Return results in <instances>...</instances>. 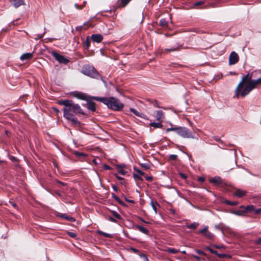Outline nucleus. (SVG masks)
Segmentation results:
<instances>
[{"instance_id":"obj_23","label":"nucleus","mask_w":261,"mask_h":261,"mask_svg":"<svg viewBox=\"0 0 261 261\" xmlns=\"http://www.w3.org/2000/svg\"><path fill=\"white\" fill-rule=\"evenodd\" d=\"M130 111L132 112L133 113H134L136 116H139V117H142V118L143 117V114H142V113H139V112H138L134 108H130Z\"/></svg>"},{"instance_id":"obj_56","label":"nucleus","mask_w":261,"mask_h":261,"mask_svg":"<svg viewBox=\"0 0 261 261\" xmlns=\"http://www.w3.org/2000/svg\"><path fill=\"white\" fill-rule=\"evenodd\" d=\"M125 166V165L124 164H121V165H117V167L118 169H122L123 167H124Z\"/></svg>"},{"instance_id":"obj_44","label":"nucleus","mask_w":261,"mask_h":261,"mask_svg":"<svg viewBox=\"0 0 261 261\" xmlns=\"http://www.w3.org/2000/svg\"><path fill=\"white\" fill-rule=\"evenodd\" d=\"M118 172L123 175L127 173V171L123 169H118Z\"/></svg>"},{"instance_id":"obj_61","label":"nucleus","mask_w":261,"mask_h":261,"mask_svg":"<svg viewBox=\"0 0 261 261\" xmlns=\"http://www.w3.org/2000/svg\"><path fill=\"white\" fill-rule=\"evenodd\" d=\"M11 204V205H12V206L16 209H18V207H17V205H16V203H14V202H11L10 203Z\"/></svg>"},{"instance_id":"obj_32","label":"nucleus","mask_w":261,"mask_h":261,"mask_svg":"<svg viewBox=\"0 0 261 261\" xmlns=\"http://www.w3.org/2000/svg\"><path fill=\"white\" fill-rule=\"evenodd\" d=\"M111 213L112 215L117 219L120 220L121 219V216L117 212L115 211H112Z\"/></svg>"},{"instance_id":"obj_33","label":"nucleus","mask_w":261,"mask_h":261,"mask_svg":"<svg viewBox=\"0 0 261 261\" xmlns=\"http://www.w3.org/2000/svg\"><path fill=\"white\" fill-rule=\"evenodd\" d=\"M166 251L170 253H172V254H175L177 252H178V250L175 249V248H168L167 249Z\"/></svg>"},{"instance_id":"obj_31","label":"nucleus","mask_w":261,"mask_h":261,"mask_svg":"<svg viewBox=\"0 0 261 261\" xmlns=\"http://www.w3.org/2000/svg\"><path fill=\"white\" fill-rule=\"evenodd\" d=\"M224 203L226 204L231 205V206L237 205L239 204L238 202H237V201L232 202V201H230L227 200L224 201Z\"/></svg>"},{"instance_id":"obj_50","label":"nucleus","mask_w":261,"mask_h":261,"mask_svg":"<svg viewBox=\"0 0 261 261\" xmlns=\"http://www.w3.org/2000/svg\"><path fill=\"white\" fill-rule=\"evenodd\" d=\"M145 179L147 181H151L153 179V177L151 176H147L145 177Z\"/></svg>"},{"instance_id":"obj_17","label":"nucleus","mask_w":261,"mask_h":261,"mask_svg":"<svg viewBox=\"0 0 261 261\" xmlns=\"http://www.w3.org/2000/svg\"><path fill=\"white\" fill-rule=\"evenodd\" d=\"M246 191L238 189L236 191L234 195L238 197H242L245 195Z\"/></svg>"},{"instance_id":"obj_41","label":"nucleus","mask_w":261,"mask_h":261,"mask_svg":"<svg viewBox=\"0 0 261 261\" xmlns=\"http://www.w3.org/2000/svg\"><path fill=\"white\" fill-rule=\"evenodd\" d=\"M205 249H206L207 250H208L211 253H212V254H215V253H217V251L212 249L211 247H208V246H206L205 247Z\"/></svg>"},{"instance_id":"obj_2","label":"nucleus","mask_w":261,"mask_h":261,"mask_svg":"<svg viewBox=\"0 0 261 261\" xmlns=\"http://www.w3.org/2000/svg\"><path fill=\"white\" fill-rule=\"evenodd\" d=\"M91 99L102 102L107 105L108 108L114 111H120L124 107L123 104L118 98L112 96L109 98L93 96L91 97Z\"/></svg>"},{"instance_id":"obj_49","label":"nucleus","mask_w":261,"mask_h":261,"mask_svg":"<svg viewBox=\"0 0 261 261\" xmlns=\"http://www.w3.org/2000/svg\"><path fill=\"white\" fill-rule=\"evenodd\" d=\"M193 257L197 260V261H201V260H204V259L203 258L202 259H201V258L197 256V255H193Z\"/></svg>"},{"instance_id":"obj_19","label":"nucleus","mask_w":261,"mask_h":261,"mask_svg":"<svg viewBox=\"0 0 261 261\" xmlns=\"http://www.w3.org/2000/svg\"><path fill=\"white\" fill-rule=\"evenodd\" d=\"M181 46V45L180 44H179L178 43H176L175 46H174L173 47H171L170 48H167L165 50L166 51H174L178 50L179 49V47Z\"/></svg>"},{"instance_id":"obj_6","label":"nucleus","mask_w":261,"mask_h":261,"mask_svg":"<svg viewBox=\"0 0 261 261\" xmlns=\"http://www.w3.org/2000/svg\"><path fill=\"white\" fill-rule=\"evenodd\" d=\"M51 54L54 57V58L60 63L66 64L69 62V60L68 59L66 58L64 56L61 55L55 51H53Z\"/></svg>"},{"instance_id":"obj_10","label":"nucleus","mask_w":261,"mask_h":261,"mask_svg":"<svg viewBox=\"0 0 261 261\" xmlns=\"http://www.w3.org/2000/svg\"><path fill=\"white\" fill-rule=\"evenodd\" d=\"M210 182L217 185H222L223 183L222 178L219 176H215L210 179Z\"/></svg>"},{"instance_id":"obj_48","label":"nucleus","mask_w":261,"mask_h":261,"mask_svg":"<svg viewBox=\"0 0 261 261\" xmlns=\"http://www.w3.org/2000/svg\"><path fill=\"white\" fill-rule=\"evenodd\" d=\"M112 197L115 199L116 200L117 202H119L120 201V198L118 197V196H117V195L114 194H112Z\"/></svg>"},{"instance_id":"obj_18","label":"nucleus","mask_w":261,"mask_h":261,"mask_svg":"<svg viewBox=\"0 0 261 261\" xmlns=\"http://www.w3.org/2000/svg\"><path fill=\"white\" fill-rule=\"evenodd\" d=\"M96 232L97 234H98L100 236H102L106 238H112L113 237V235L112 234H110L108 233L103 232L101 230H97Z\"/></svg>"},{"instance_id":"obj_3","label":"nucleus","mask_w":261,"mask_h":261,"mask_svg":"<svg viewBox=\"0 0 261 261\" xmlns=\"http://www.w3.org/2000/svg\"><path fill=\"white\" fill-rule=\"evenodd\" d=\"M252 90V88L249 82L243 83L240 82L235 90V96L237 98L239 97H245Z\"/></svg>"},{"instance_id":"obj_45","label":"nucleus","mask_w":261,"mask_h":261,"mask_svg":"<svg viewBox=\"0 0 261 261\" xmlns=\"http://www.w3.org/2000/svg\"><path fill=\"white\" fill-rule=\"evenodd\" d=\"M195 251L198 253L199 254H201L203 256H206V254L205 252H204L203 251L200 250H196Z\"/></svg>"},{"instance_id":"obj_59","label":"nucleus","mask_w":261,"mask_h":261,"mask_svg":"<svg viewBox=\"0 0 261 261\" xmlns=\"http://www.w3.org/2000/svg\"><path fill=\"white\" fill-rule=\"evenodd\" d=\"M125 201L128 202L129 203H134V200H129V199H127L126 197H125Z\"/></svg>"},{"instance_id":"obj_16","label":"nucleus","mask_w":261,"mask_h":261,"mask_svg":"<svg viewBox=\"0 0 261 261\" xmlns=\"http://www.w3.org/2000/svg\"><path fill=\"white\" fill-rule=\"evenodd\" d=\"M136 228L139 230L140 232H142L144 234H149V230L146 228H145L144 227L141 225H137L136 226Z\"/></svg>"},{"instance_id":"obj_12","label":"nucleus","mask_w":261,"mask_h":261,"mask_svg":"<svg viewBox=\"0 0 261 261\" xmlns=\"http://www.w3.org/2000/svg\"><path fill=\"white\" fill-rule=\"evenodd\" d=\"M248 82L252 90L255 89L258 85L260 84L258 79L256 80H251V79H250Z\"/></svg>"},{"instance_id":"obj_27","label":"nucleus","mask_w":261,"mask_h":261,"mask_svg":"<svg viewBox=\"0 0 261 261\" xmlns=\"http://www.w3.org/2000/svg\"><path fill=\"white\" fill-rule=\"evenodd\" d=\"M199 224L197 222H193L187 226V227L189 229H195L198 226Z\"/></svg>"},{"instance_id":"obj_40","label":"nucleus","mask_w":261,"mask_h":261,"mask_svg":"<svg viewBox=\"0 0 261 261\" xmlns=\"http://www.w3.org/2000/svg\"><path fill=\"white\" fill-rule=\"evenodd\" d=\"M204 3V1H199L194 4L193 7L195 8L197 6L203 5Z\"/></svg>"},{"instance_id":"obj_9","label":"nucleus","mask_w":261,"mask_h":261,"mask_svg":"<svg viewBox=\"0 0 261 261\" xmlns=\"http://www.w3.org/2000/svg\"><path fill=\"white\" fill-rule=\"evenodd\" d=\"M91 40L96 43L100 42L103 39V36L101 34H93L91 36Z\"/></svg>"},{"instance_id":"obj_62","label":"nucleus","mask_w":261,"mask_h":261,"mask_svg":"<svg viewBox=\"0 0 261 261\" xmlns=\"http://www.w3.org/2000/svg\"><path fill=\"white\" fill-rule=\"evenodd\" d=\"M215 228H216V229H219V230H220L222 231V233H223V230H222V228H221L219 225H215Z\"/></svg>"},{"instance_id":"obj_51","label":"nucleus","mask_w":261,"mask_h":261,"mask_svg":"<svg viewBox=\"0 0 261 261\" xmlns=\"http://www.w3.org/2000/svg\"><path fill=\"white\" fill-rule=\"evenodd\" d=\"M254 214L255 215H257V214H259L260 213H261V208L254 210Z\"/></svg>"},{"instance_id":"obj_30","label":"nucleus","mask_w":261,"mask_h":261,"mask_svg":"<svg viewBox=\"0 0 261 261\" xmlns=\"http://www.w3.org/2000/svg\"><path fill=\"white\" fill-rule=\"evenodd\" d=\"M168 24V22L165 18L161 19L160 21V25L162 27H166Z\"/></svg>"},{"instance_id":"obj_55","label":"nucleus","mask_w":261,"mask_h":261,"mask_svg":"<svg viewBox=\"0 0 261 261\" xmlns=\"http://www.w3.org/2000/svg\"><path fill=\"white\" fill-rule=\"evenodd\" d=\"M212 246L216 248H218V249L224 248V247L223 246H218L217 245H212Z\"/></svg>"},{"instance_id":"obj_63","label":"nucleus","mask_w":261,"mask_h":261,"mask_svg":"<svg viewBox=\"0 0 261 261\" xmlns=\"http://www.w3.org/2000/svg\"><path fill=\"white\" fill-rule=\"evenodd\" d=\"M142 257H143L144 261H149L148 258L147 257V256L143 254L142 255Z\"/></svg>"},{"instance_id":"obj_29","label":"nucleus","mask_w":261,"mask_h":261,"mask_svg":"<svg viewBox=\"0 0 261 261\" xmlns=\"http://www.w3.org/2000/svg\"><path fill=\"white\" fill-rule=\"evenodd\" d=\"M204 236L209 239H212L214 237V234L208 231H207Z\"/></svg>"},{"instance_id":"obj_5","label":"nucleus","mask_w":261,"mask_h":261,"mask_svg":"<svg viewBox=\"0 0 261 261\" xmlns=\"http://www.w3.org/2000/svg\"><path fill=\"white\" fill-rule=\"evenodd\" d=\"M176 134L184 138H194L192 135L191 132L189 130V129L188 128L186 127H178Z\"/></svg>"},{"instance_id":"obj_7","label":"nucleus","mask_w":261,"mask_h":261,"mask_svg":"<svg viewBox=\"0 0 261 261\" xmlns=\"http://www.w3.org/2000/svg\"><path fill=\"white\" fill-rule=\"evenodd\" d=\"M239 56L235 51H232L229 58V64L234 65L239 61Z\"/></svg>"},{"instance_id":"obj_58","label":"nucleus","mask_w":261,"mask_h":261,"mask_svg":"<svg viewBox=\"0 0 261 261\" xmlns=\"http://www.w3.org/2000/svg\"><path fill=\"white\" fill-rule=\"evenodd\" d=\"M103 167L105 170H109L111 169V167L109 165L106 164L104 165Z\"/></svg>"},{"instance_id":"obj_13","label":"nucleus","mask_w":261,"mask_h":261,"mask_svg":"<svg viewBox=\"0 0 261 261\" xmlns=\"http://www.w3.org/2000/svg\"><path fill=\"white\" fill-rule=\"evenodd\" d=\"M10 2L15 8H18L24 5L23 0H10Z\"/></svg>"},{"instance_id":"obj_52","label":"nucleus","mask_w":261,"mask_h":261,"mask_svg":"<svg viewBox=\"0 0 261 261\" xmlns=\"http://www.w3.org/2000/svg\"><path fill=\"white\" fill-rule=\"evenodd\" d=\"M108 219L111 222H114V223L117 222V220L115 218H113L111 217H110Z\"/></svg>"},{"instance_id":"obj_64","label":"nucleus","mask_w":261,"mask_h":261,"mask_svg":"<svg viewBox=\"0 0 261 261\" xmlns=\"http://www.w3.org/2000/svg\"><path fill=\"white\" fill-rule=\"evenodd\" d=\"M53 109L54 111L55 112L57 113L59 112V109L56 108H55V107L53 108Z\"/></svg>"},{"instance_id":"obj_39","label":"nucleus","mask_w":261,"mask_h":261,"mask_svg":"<svg viewBox=\"0 0 261 261\" xmlns=\"http://www.w3.org/2000/svg\"><path fill=\"white\" fill-rule=\"evenodd\" d=\"M67 234L69 236L72 238H75L77 236L76 233L71 231L67 232Z\"/></svg>"},{"instance_id":"obj_22","label":"nucleus","mask_w":261,"mask_h":261,"mask_svg":"<svg viewBox=\"0 0 261 261\" xmlns=\"http://www.w3.org/2000/svg\"><path fill=\"white\" fill-rule=\"evenodd\" d=\"M87 108L88 110L94 112L95 111V104L93 102H89L88 103Z\"/></svg>"},{"instance_id":"obj_53","label":"nucleus","mask_w":261,"mask_h":261,"mask_svg":"<svg viewBox=\"0 0 261 261\" xmlns=\"http://www.w3.org/2000/svg\"><path fill=\"white\" fill-rule=\"evenodd\" d=\"M153 106L155 107H156V108H160V107L159 106V105H158V102L157 101H154L153 102Z\"/></svg>"},{"instance_id":"obj_42","label":"nucleus","mask_w":261,"mask_h":261,"mask_svg":"<svg viewBox=\"0 0 261 261\" xmlns=\"http://www.w3.org/2000/svg\"><path fill=\"white\" fill-rule=\"evenodd\" d=\"M45 30H46V29H45V28H44V32H43V33L42 34H41V35H37V36H36V37H35V39L36 40H38V39H41V38H42L43 37L44 35V34H45V33H46Z\"/></svg>"},{"instance_id":"obj_4","label":"nucleus","mask_w":261,"mask_h":261,"mask_svg":"<svg viewBox=\"0 0 261 261\" xmlns=\"http://www.w3.org/2000/svg\"><path fill=\"white\" fill-rule=\"evenodd\" d=\"M82 72L88 76L92 78L102 79V77L98 73V71L93 66L89 65H86L84 66L82 69Z\"/></svg>"},{"instance_id":"obj_15","label":"nucleus","mask_w":261,"mask_h":261,"mask_svg":"<svg viewBox=\"0 0 261 261\" xmlns=\"http://www.w3.org/2000/svg\"><path fill=\"white\" fill-rule=\"evenodd\" d=\"M58 216L61 218L69 220V221L72 222H74L75 221V219L74 218L70 216H67L64 214H60L58 215Z\"/></svg>"},{"instance_id":"obj_54","label":"nucleus","mask_w":261,"mask_h":261,"mask_svg":"<svg viewBox=\"0 0 261 261\" xmlns=\"http://www.w3.org/2000/svg\"><path fill=\"white\" fill-rule=\"evenodd\" d=\"M112 188L113 190L114 191H115V192H117L118 191V188H117V187L116 185H113L112 186Z\"/></svg>"},{"instance_id":"obj_46","label":"nucleus","mask_w":261,"mask_h":261,"mask_svg":"<svg viewBox=\"0 0 261 261\" xmlns=\"http://www.w3.org/2000/svg\"><path fill=\"white\" fill-rule=\"evenodd\" d=\"M215 254H216L218 257H219V258H224L225 257L226 255L225 254H221V253H218V252L217 251V253H215Z\"/></svg>"},{"instance_id":"obj_20","label":"nucleus","mask_w":261,"mask_h":261,"mask_svg":"<svg viewBox=\"0 0 261 261\" xmlns=\"http://www.w3.org/2000/svg\"><path fill=\"white\" fill-rule=\"evenodd\" d=\"M149 125L154 128H162L163 127V124L160 122H151Z\"/></svg>"},{"instance_id":"obj_36","label":"nucleus","mask_w":261,"mask_h":261,"mask_svg":"<svg viewBox=\"0 0 261 261\" xmlns=\"http://www.w3.org/2000/svg\"><path fill=\"white\" fill-rule=\"evenodd\" d=\"M90 43H91V41L89 39V37H87L86 38V41L85 42V45L86 48H88L89 47V46L90 45Z\"/></svg>"},{"instance_id":"obj_43","label":"nucleus","mask_w":261,"mask_h":261,"mask_svg":"<svg viewBox=\"0 0 261 261\" xmlns=\"http://www.w3.org/2000/svg\"><path fill=\"white\" fill-rule=\"evenodd\" d=\"M177 158V155L175 154H171L169 156V159L172 161L176 160Z\"/></svg>"},{"instance_id":"obj_47","label":"nucleus","mask_w":261,"mask_h":261,"mask_svg":"<svg viewBox=\"0 0 261 261\" xmlns=\"http://www.w3.org/2000/svg\"><path fill=\"white\" fill-rule=\"evenodd\" d=\"M150 204H151V207H152L153 210L155 212V213H157L156 207L152 201H151L150 202Z\"/></svg>"},{"instance_id":"obj_35","label":"nucleus","mask_w":261,"mask_h":261,"mask_svg":"<svg viewBox=\"0 0 261 261\" xmlns=\"http://www.w3.org/2000/svg\"><path fill=\"white\" fill-rule=\"evenodd\" d=\"M207 231H208V226H206L203 228L200 229L199 230L198 232L204 235Z\"/></svg>"},{"instance_id":"obj_28","label":"nucleus","mask_w":261,"mask_h":261,"mask_svg":"<svg viewBox=\"0 0 261 261\" xmlns=\"http://www.w3.org/2000/svg\"><path fill=\"white\" fill-rule=\"evenodd\" d=\"M250 79H251V77H249V73H247L242 78V80L240 82H243V83H246L248 82Z\"/></svg>"},{"instance_id":"obj_26","label":"nucleus","mask_w":261,"mask_h":261,"mask_svg":"<svg viewBox=\"0 0 261 261\" xmlns=\"http://www.w3.org/2000/svg\"><path fill=\"white\" fill-rule=\"evenodd\" d=\"M74 97L80 98L81 99H84L85 98V95L84 94L81 92H77L74 94Z\"/></svg>"},{"instance_id":"obj_38","label":"nucleus","mask_w":261,"mask_h":261,"mask_svg":"<svg viewBox=\"0 0 261 261\" xmlns=\"http://www.w3.org/2000/svg\"><path fill=\"white\" fill-rule=\"evenodd\" d=\"M141 166L144 169L147 170L149 169L150 165L149 164L147 163H142L140 164Z\"/></svg>"},{"instance_id":"obj_14","label":"nucleus","mask_w":261,"mask_h":261,"mask_svg":"<svg viewBox=\"0 0 261 261\" xmlns=\"http://www.w3.org/2000/svg\"><path fill=\"white\" fill-rule=\"evenodd\" d=\"M155 117L156 118V120L161 121L165 118L164 113L162 111H157Z\"/></svg>"},{"instance_id":"obj_25","label":"nucleus","mask_w":261,"mask_h":261,"mask_svg":"<svg viewBox=\"0 0 261 261\" xmlns=\"http://www.w3.org/2000/svg\"><path fill=\"white\" fill-rule=\"evenodd\" d=\"M254 210V206L253 205H247L245 210L244 212H245V214L248 213V212H251Z\"/></svg>"},{"instance_id":"obj_11","label":"nucleus","mask_w":261,"mask_h":261,"mask_svg":"<svg viewBox=\"0 0 261 261\" xmlns=\"http://www.w3.org/2000/svg\"><path fill=\"white\" fill-rule=\"evenodd\" d=\"M33 56V53H27L23 54L20 57L22 61L31 59Z\"/></svg>"},{"instance_id":"obj_8","label":"nucleus","mask_w":261,"mask_h":261,"mask_svg":"<svg viewBox=\"0 0 261 261\" xmlns=\"http://www.w3.org/2000/svg\"><path fill=\"white\" fill-rule=\"evenodd\" d=\"M134 170L137 173L133 174V177L135 179H138L139 180L142 181L143 178L141 177L142 175H143L144 174V172L142 171L139 169L137 168L136 167H134Z\"/></svg>"},{"instance_id":"obj_37","label":"nucleus","mask_w":261,"mask_h":261,"mask_svg":"<svg viewBox=\"0 0 261 261\" xmlns=\"http://www.w3.org/2000/svg\"><path fill=\"white\" fill-rule=\"evenodd\" d=\"M177 129H178V127H170V128H168L167 129H166V133H168L170 131H174L176 133H177Z\"/></svg>"},{"instance_id":"obj_24","label":"nucleus","mask_w":261,"mask_h":261,"mask_svg":"<svg viewBox=\"0 0 261 261\" xmlns=\"http://www.w3.org/2000/svg\"><path fill=\"white\" fill-rule=\"evenodd\" d=\"M232 214L237 215V216H243L245 214V212H244V210L240 211V210H236V211H233L231 212Z\"/></svg>"},{"instance_id":"obj_34","label":"nucleus","mask_w":261,"mask_h":261,"mask_svg":"<svg viewBox=\"0 0 261 261\" xmlns=\"http://www.w3.org/2000/svg\"><path fill=\"white\" fill-rule=\"evenodd\" d=\"M74 154L75 156H76L77 157H80V158L85 157L86 156V154H85L83 152H79V151H75Z\"/></svg>"},{"instance_id":"obj_1","label":"nucleus","mask_w":261,"mask_h":261,"mask_svg":"<svg viewBox=\"0 0 261 261\" xmlns=\"http://www.w3.org/2000/svg\"><path fill=\"white\" fill-rule=\"evenodd\" d=\"M57 103L64 107L63 109V116L65 118L72 122L74 125H80L81 122L74 116L77 113L85 115V113L79 104L74 103L71 100H61Z\"/></svg>"},{"instance_id":"obj_57","label":"nucleus","mask_w":261,"mask_h":261,"mask_svg":"<svg viewBox=\"0 0 261 261\" xmlns=\"http://www.w3.org/2000/svg\"><path fill=\"white\" fill-rule=\"evenodd\" d=\"M56 182L59 183V184H61V185H63V186H66V183L62 182V181H60L59 180H56Z\"/></svg>"},{"instance_id":"obj_21","label":"nucleus","mask_w":261,"mask_h":261,"mask_svg":"<svg viewBox=\"0 0 261 261\" xmlns=\"http://www.w3.org/2000/svg\"><path fill=\"white\" fill-rule=\"evenodd\" d=\"M131 0H119V7H124L126 6Z\"/></svg>"},{"instance_id":"obj_60","label":"nucleus","mask_w":261,"mask_h":261,"mask_svg":"<svg viewBox=\"0 0 261 261\" xmlns=\"http://www.w3.org/2000/svg\"><path fill=\"white\" fill-rule=\"evenodd\" d=\"M180 176L181 178H182L183 179H186L187 178V176L184 174V173H180Z\"/></svg>"}]
</instances>
